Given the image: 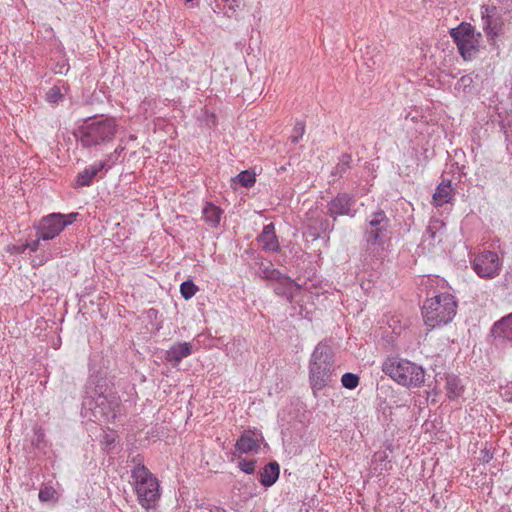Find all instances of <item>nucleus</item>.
Segmentation results:
<instances>
[{"mask_svg": "<svg viewBox=\"0 0 512 512\" xmlns=\"http://www.w3.org/2000/svg\"><path fill=\"white\" fill-rule=\"evenodd\" d=\"M210 512H226V510L221 507H213L210 509Z\"/></svg>", "mask_w": 512, "mask_h": 512, "instance_id": "473e14b6", "label": "nucleus"}, {"mask_svg": "<svg viewBox=\"0 0 512 512\" xmlns=\"http://www.w3.org/2000/svg\"><path fill=\"white\" fill-rule=\"evenodd\" d=\"M28 248V244L20 245V246H13L11 250H9L12 253H24L25 250Z\"/></svg>", "mask_w": 512, "mask_h": 512, "instance_id": "c756f323", "label": "nucleus"}, {"mask_svg": "<svg viewBox=\"0 0 512 512\" xmlns=\"http://www.w3.org/2000/svg\"><path fill=\"white\" fill-rule=\"evenodd\" d=\"M238 182L245 188L254 186L256 182V175L250 171H242L237 175Z\"/></svg>", "mask_w": 512, "mask_h": 512, "instance_id": "5701e85b", "label": "nucleus"}, {"mask_svg": "<svg viewBox=\"0 0 512 512\" xmlns=\"http://www.w3.org/2000/svg\"><path fill=\"white\" fill-rule=\"evenodd\" d=\"M456 313L457 303L449 293L428 298L422 308L424 323L431 329L450 323Z\"/></svg>", "mask_w": 512, "mask_h": 512, "instance_id": "7ed1b4c3", "label": "nucleus"}, {"mask_svg": "<svg viewBox=\"0 0 512 512\" xmlns=\"http://www.w3.org/2000/svg\"><path fill=\"white\" fill-rule=\"evenodd\" d=\"M203 220L211 228H217L222 217V210L213 203L207 202L203 207Z\"/></svg>", "mask_w": 512, "mask_h": 512, "instance_id": "f3484780", "label": "nucleus"}, {"mask_svg": "<svg viewBox=\"0 0 512 512\" xmlns=\"http://www.w3.org/2000/svg\"><path fill=\"white\" fill-rule=\"evenodd\" d=\"M445 390H446L447 397L450 400H455L463 394L464 387L461 384V381L457 376L448 375L446 377Z\"/></svg>", "mask_w": 512, "mask_h": 512, "instance_id": "6ab92c4d", "label": "nucleus"}, {"mask_svg": "<svg viewBox=\"0 0 512 512\" xmlns=\"http://www.w3.org/2000/svg\"><path fill=\"white\" fill-rule=\"evenodd\" d=\"M235 447L240 453L256 452L259 448V440L253 431L247 430L238 439Z\"/></svg>", "mask_w": 512, "mask_h": 512, "instance_id": "ddd939ff", "label": "nucleus"}, {"mask_svg": "<svg viewBox=\"0 0 512 512\" xmlns=\"http://www.w3.org/2000/svg\"><path fill=\"white\" fill-rule=\"evenodd\" d=\"M191 353L192 349L189 343H176L166 352V360L174 362V366H177L183 358L188 357Z\"/></svg>", "mask_w": 512, "mask_h": 512, "instance_id": "4468645a", "label": "nucleus"}, {"mask_svg": "<svg viewBox=\"0 0 512 512\" xmlns=\"http://www.w3.org/2000/svg\"><path fill=\"white\" fill-rule=\"evenodd\" d=\"M369 227L366 232L368 243L382 244L387 235L389 219L383 211H378L369 220Z\"/></svg>", "mask_w": 512, "mask_h": 512, "instance_id": "9d476101", "label": "nucleus"}, {"mask_svg": "<svg viewBox=\"0 0 512 512\" xmlns=\"http://www.w3.org/2000/svg\"><path fill=\"white\" fill-rule=\"evenodd\" d=\"M280 474V466L277 462L268 463L260 474V482L265 487L272 486Z\"/></svg>", "mask_w": 512, "mask_h": 512, "instance_id": "a211bd4d", "label": "nucleus"}, {"mask_svg": "<svg viewBox=\"0 0 512 512\" xmlns=\"http://www.w3.org/2000/svg\"><path fill=\"white\" fill-rule=\"evenodd\" d=\"M118 132V122L114 117H92L85 120L75 134L84 148H92L112 142Z\"/></svg>", "mask_w": 512, "mask_h": 512, "instance_id": "f257e3e1", "label": "nucleus"}, {"mask_svg": "<svg viewBox=\"0 0 512 512\" xmlns=\"http://www.w3.org/2000/svg\"><path fill=\"white\" fill-rule=\"evenodd\" d=\"M352 205V198L347 194H340L328 205V213L331 217L347 215Z\"/></svg>", "mask_w": 512, "mask_h": 512, "instance_id": "9b49d317", "label": "nucleus"}, {"mask_svg": "<svg viewBox=\"0 0 512 512\" xmlns=\"http://www.w3.org/2000/svg\"><path fill=\"white\" fill-rule=\"evenodd\" d=\"M255 464H256V462L254 460H244L243 459V460L239 461L238 466L243 472L251 474L255 470Z\"/></svg>", "mask_w": 512, "mask_h": 512, "instance_id": "bb28decb", "label": "nucleus"}, {"mask_svg": "<svg viewBox=\"0 0 512 512\" xmlns=\"http://www.w3.org/2000/svg\"><path fill=\"white\" fill-rule=\"evenodd\" d=\"M495 336L512 341V314L502 318L493 327Z\"/></svg>", "mask_w": 512, "mask_h": 512, "instance_id": "aec40b11", "label": "nucleus"}, {"mask_svg": "<svg viewBox=\"0 0 512 512\" xmlns=\"http://www.w3.org/2000/svg\"><path fill=\"white\" fill-rule=\"evenodd\" d=\"M279 280L281 281V283L283 285H285V287H287V289H291L292 287H297L298 288V285L293 281L291 280L289 277H286V276H281L279 278Z\"/></svg>", "mask_w": 512, "mask_h": 512, "instance_id": "c85d7f7f", "label": "nucleus"}, {"mask_svg": "<svg viewBox=\"0 0 512 512\" xmlns=\"http://www.w3.org/2000/svg\"><path fill=\"white\" fill-rule=\"evenodd\" d=\"M68 70H69V66H68V64H63V65L61 66V68H60L58 71H56V72H57V73H64V72H67Z\"/></svg>", "mask_w": 512, "mask_h": 512, "instance_id": "2f4dec72", "label": "nucleus"}, {"mask_svg": "<svg viewBox=\"0 0 512 512\" xmlns=\"http://www.w3.org/2000/svg\"><path fill=\"white\" fill-rule=\"evenodd\" d=\"M95 416L100 414V418L105 422H112L116 418L115 408L111 407V403L106 398H101L98 403L97 409L95 410Z\"/></svg>", "mask_w": 512, "mask_h": 512, "instance_id": "412c9836", "label": "nucleus"}, {"mask_svg": "<svg viewBox=\"0 0 512 512\" xmlns=\"http://www.w3.org/2000/svg\"><path fill=\"white\" fill-rule=\"evenodd\" d=\"M78 213L69 214L51 213L44 216L37 227V236L39 239L51 240L58 236L65 227L76 221Z\"/></svg>", "mask_w": 512, "mask_h": 512, "instance_id": "423d86ee", "label": "nucleus"}, {"mask_svg": "<svg viewBox=\"0 0 512 512\" xmlns=\"http://www.w3.org/2000/svg\"><path fill=\"white\" fill-rule=\"evenodd\" d=\"M501 263L495 252L487 251L473 260V269L482 278H493L500 272Z\"/></svg>", "mask_w": 512, "mask_h": 512, "instance_id": "6e6552de", "label": "nucleus"}, {"mask_svg": "<svg viewBox=\"0 0 512 512\" xmlns=\"http://www.w3.org/2000/svg\"><path fill=\"white\" fill-rule=\"evenodd\" d=\"M294 134L291 136V141L297 143L305 133V126L302 123H297L293 130Z\"/></svg>", "mask_w": 512, "mask_h": 512, "instance_id": "cd10ccee", "label": "nucleus"}, {"mask_svg": "<svg viewBox=\"0 0 512 512\" xmlns=\"http://www.w3.org/2000/svg\"><path fill=\"white\" fill-rule=\"evenodd\" d=\"M63 95L60 89L56 86L50 88L46 94L47 102L51 104H56L62 99Z\"/></svg>", "mask_w": 512, "mask_h": 512, "instance_id": "a878e982", "label": "nucleus"}, {"mask_svg": "<svg viewBox=\"0 0 512 512\" xmlns=\"http://www.w3.org/2000/svg\"><path fill=\"white\" fill-rule=\"evenodd\" d=\"M382 371L397 384L407 387H420L424 383V369L407 359L388 357L382 365Z\"/></svg>", "mask_w": 512, "mask_h": 512, "instance_id": "f03ea898", "label": "nucleus"}, {"mask_svg": "<svg viewBox=\"0 0 512 512\" xmlns=\"http://www.w3.org/2000/svg\"><path fill=\"white\" fill-rule=\"evenodd\" d=\"M333 360L325 346H317L311 355L309 379L314 392L320 391L332 382Z\"/></svg>", "mask_w": 512, "mask_h": 512, "instance_id": "39448f33", "label": "nucleus"}, {"mask_svg": "<svg viewBox=\"0 0 512 512\" xmlns=\"http://www.w3.org/2000/svg\"><path fill=\"white\" fill-rule=\"evenodd\" d=\"M481 16L483 29L491 39L499 37L503 32L504 20L495 6H482Z\"/></svg>", "mask_w": 512, "mask_h": 512, "instance_id": "1a4fd4ad", "label": "nucleus"}, {"mask_svg": "<svg viewBox=\"0 0 512 512\" xmlns=\"http://www.w3.org/2000/svg\"><path fill=\"white\" fill-rule=\"evenodd\" d=\"M32 251H36L39 247V238L34 241L32 244L28 245Z\"/></svg>", "mask_w": 512, "mask_h": 512, "instance_id": "7c9ffc66", "label": "nucleus"}, {"mask_svg": "<svg viewBox=\"0 0 512 512\" xmlns=\"http://www.w3.org/2000/svg\"><path fill=\"white\" fill-rule=\"evenodd\" d=\"M39 499L42 502L57 500V492L51 486H45L39 491Z\"/></svg>", "mask_w": 512, "mask_h": 512, "instance_id": "393cba45", "label": "nucleus"}, {"mask_svg": "<svg viewBox=\"0 0 512 512\" xmlns=\"http://www.w3.org/2000/svg\"><path fill=\"white\" fill-rule=\"evenodd\" d=\"M342 385L347 389H355L359 384V377L353 373H345L341 378Z\"/></svg>", "mask_w": 512, "mask_h": 512, "instance_id": "b1692460", "label": "nucleus"}, {"mask_svg": "<svg viewBox=\"0 0 512 512\" xmlns=\"http://www.w3.org/2000/svg\"><path fill=\"white\" fill-rule=\"evenodd\" d=\"M198 292V287L191 280H186L180 285V293L186 300L191 299Z\"/></svg>", "mask_w": 512, "mask_h": 512, "instance_id": "4be33fe9", "label": "nucleus"}, {"mask_svg": "<svg viewBox=\"0 0 512 512\" xmlns=\"http://www.w3.org/2000/svg\"><path fill=\"white\" fill-rule=\"evenodd\" d=\"M105 165L106 163L101 161L86 167L77 175L76 185L80 187L90 185L94 177L105 167Z\"/></svg>", "mask_w": 512, "mask_h": 512, "instance_id": "2eb2a0df", "label": "nucleus"}, {"mask_svg": "<svg viewBox=\"0 0 512 512\" xmlns=\"http://www.w3.org/2000/svg\"><path fill=\"white\" fill-rule=\"evenodd\" d=\"M450 36L456 43L459 53L464 60H471L477 53V39L471 24L462 22L456 28L450 30Z\"/></svg>", "mask_w": 512, "mask_h": 512, "instance_id": "0eeeda50", "label": "nucleus"}, {"mask_svg": "<svg viewBox=\"0 0 512 512\" xmlns=\"http://www.w3.org/2000/svg\"><path fill=\"white\" fill-rule=\"evenodd\" d=\"M131 477L139 504L146 510L154 508L160 499L158 479L144 465L135 466Z\"/></svg>", "mask_w": 512, "mask_h": 512, "instance_id": "20e7f679", "label": "nucleus"}, {"mask_svg": "<svg viewBox=\"0 0 512 512\" xmlns=\"http://www.w3.org/2000/svg\"><path fill=\"white\" fill-rule=\"evenodd\" d=\"M258 242L266 251H278L279 243L275 234V227L272 223L264 226L263 231L258 236Z\"/></svg>", "mask_w": 512, "mask_h": 512, "instance_id": "f8f14e48", "label": "nucleus"}, {"mask_svg": "<svg viewBox=\"0 0 512 512\" xmlns=\"http://www.w3.org/2000/svg\"><path fill=\"white\" fill-rule=\"evenodd\" d=\"M453 189L451 187V181H442L433 195V203L436 206H442L450 203L453 199Z\"/></svg>", "mask_w": 512, "mask_h": 512, "instance_id": "dca6fc26", "label": "nucleus"}]
</instances>
